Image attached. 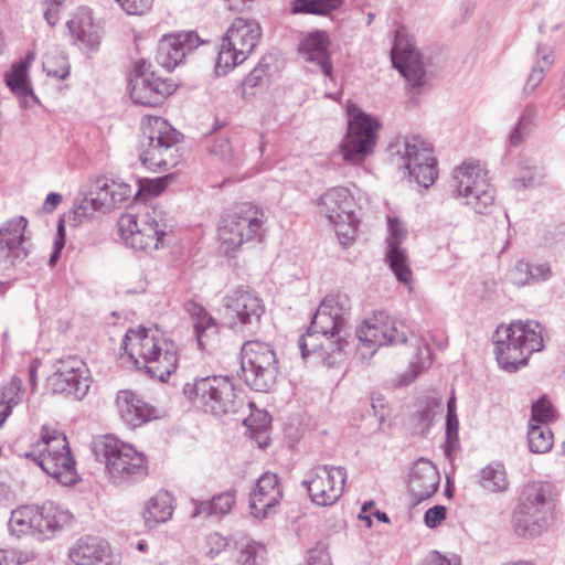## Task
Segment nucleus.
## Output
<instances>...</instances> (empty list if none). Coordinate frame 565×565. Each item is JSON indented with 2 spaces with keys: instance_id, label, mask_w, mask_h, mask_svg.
<instances>
[{
  "instance_id": "nucleus-48",
  "label": "nucleus",
  "mask_w": 565,
  "mask_h": 565,
  "mask_svg": "<svg viewBox=\"0 0 565 565\" xmlns=\"http://www.w3.org/2000/svg\"><path fill=\"white\" fill-rule=\"evenodd\" d=\"M22 381L13 377L8 386L3 387L0 399V426L4 424L12 408L21 401Z\"/></svg>"
},
{
  "instance_id": "nucleus-30",
  "label": "nucleus",
  "mask_w": 565,
  "mask_h": 565,
  "mask_svg": "<svg viewBox=\"0 0 565 565\" xmlns=\"http://www.w3.org/2000/svg\"><path fill=\"white\" fill-rule=\"evenodd\" d=\"M67 29L81 49L97 52L100 45V28L93 22L89 13H82L67 21Z\"/></svg>"
},
{
  "instance_id": "nucleus-56",
  "label": "nucleus",
  "mask_w": 565,
  "mask_h": 565,
  "mask_svg": "<svg viewBox=\"0 0 565 565\" xmlns=\"http://www.w3.org/2000/svg\"><path fill=\"white\" fill-rule=\"evenodd\" d=\"M128 14H143L152 7L153 0H117Z\"/></svg>"
},
{
  "instance_id": "nucleus-63",
  "label": "nucleus",
  "mask_w": 565,
  "mask_h": 565,
  "mask_svg": "<svg viewBox=\"0 0 565 565\" xmlns=\"http://www.w3.org/2000/svg\"><path fill=\"white\" fill-rule=\"evenodd\" d=\"M62 200H63L62 194H60L57 192H50L46 195V199L44 200V202L42 204L41 212H52L60 205Z\"/></svg>"
},
{
  "instance_id": "nucleus-7",
  "label": "nucleus",
  "mask_w": 565,
  "mask_h": 565,
  "mask_svg": "<svg viewBox=\"0 0 565 565\" xmlns=\"http://www.w3.org/2000/svg\"><path fill=\"white\" fill-rule=\"evenodd\" d=\"M138 150L141 163L149 170H168L178 163V143L182 134L162 117L146 116Z\"/></svg>"
},
{
  "instance_id": "nucleus-51",
  "label": "nucleus",
  "mask_w": 565,
  "mask_h": 565,
  "mask_svg": "<svg viewBox=\"0 0 565 565\" xmlns=\"http://www.w3.org/2000/svg\"><path fill=\"white\" fill-rule=\"evenodd\" d=\"M388 235L386 237V249H403L402 244L407 237V228L397 216L387 215Z\"/></svg>"
},
{
  "instance_id": "nucleus-22",
  "label": "nucleus",
  "mask_w": 565,
  "mask_h": 565,
  "mask_svg": "<svg viewBox=\"0 0 565 565\" xmlns=\"http://www.w3.org/2000/svg\"><path fill=\"white\" fill-rule=\"evenodd\" d=\"M408 332V327L403 321L387 319L382 323L365 322L356 334L362 345L375 353L380 347L405 344Z\"/></svg>"
},
{
  "instance_id": "nucleus-50",
  "label": "nucleus",
  "mask_w": 565,
  "mask_h": 565,
  "mask_svg": "<svg viewBox=\"0 0 565 565\" xmlns=\"http://www.w3.org/2000/svg\"><path fill=\"white\" fill-rule=\"evenodd\" d=\"M557 418V412L545 395H542L531 406V418L529 423L546 425Z\"/></svg>"
},
{
  "instance_id": "nucleus-32",
  "label": "nucleus",
  "mask_w": 565,
  "mask_h": 565,
  "mask_svg": "<svg viewBox=\"0 0 565 565\" xmlns=\"http://www.w3.org/2000/svg\"><path fill=\"white\" fill-rule=\"evenodd\" d=\"M236 501V490L230 489L214 495L211 500H192L194 507L192 516H224L227 514Z\"/></svg>"
},
{
  "instance_id": "nucleus-31",
  "label": "nucleus",
  "mask_w": 565,
  "mask_h": 565,
  "mask_svg": "<svg viewBox=\"0 0 565 565\" xmlns=\"http://www.w3.org/2000/svg\"><path fill=\"white\" fill-rule=\"evenodd\" d=\"M278 373V366H265L252 362L249 365H241L239 377L254 391L268 392L276 383Z\"/></svg>"
},
{
  "instance_id": "nucleus-19",
  "label": "nucleus",
  "mask_w": 565,
  "mask_h": 565,
  "mask_svg": "<svg viewBox=\"0 0 565 565\" xmlns=\"http://www.w3.org/2000/svg\"><path fill=\"white\" fill-rule=\"evenodd\" d=\"M28 220L20 214L0 226V270H9L29 254L24 243Z\"/></svg>"
},
{
  "instance_id": "nucleus-6",
  "label": "nucleus",
  "mask_w": 565,
  "mask_h": 565,
  "mask_svg": "<svg viewBox=\"0 0 565 565\" xmlns=\"http://www.w3.org/2000/svg\"><path fill=\"white\" fill-rule=\"evenodd\" d=\"M350 311L349 299L341 295H330L323 298L312 316L307 335L299 338L298 344L302 359H307L311 351L319 347L317 343L309 345L308 339L321 334L331 345V352H343L348 345L350 335L347 320Z\"/></svg>"
},
{
  "instance_id": "nucleus-55",
  "label": "nucleus",
  "mask_w": 565,
  "mask_h": 565,
  "mask_svg": "<svg viewBox=\"0 0 565 565\" xmlns=\"http://www.w3.org/2000/svg\"><path fill=\"white\" fill-rule=\"evenodd\" d=\"M447 516L445 505L437 504L429 508L424 514V523L428 529H436Z\"/></svg>"
},
{
  "instance_id": "nucleus-11",
  "label": "nucleus",
  "mask_w": 565,
  "mask_h": 565,
  "mask_svg": "<svg viewBox=\"0 0 565 565\" xmlns=\"http://www.w3.org/2000/svg\"><path fill=\"white\" fill-rule=\"evenodd\" d=\"M454 198L465 199V204L475 212H482V209L494 203V189L487 180V171L479 162H463L454 171L450 182Z\"/></svg>"
},
{
  "instance_id": "nucleus-5",
  "label": "nucleus",
  "mask_w": 565,
  "mask_h": 565,
  "mask_svg": "<svg viewBox=\"0 0 565 565\" xmlns=\"http://www.w3.org/2000/svg\"><path fill=\"white\" fill-rule=\"evenodd\" d=\"M92 451L97 461L105 465V471L111 483L129 487L148 476V462L143 452L115 436L105 435L95 438Z\"/></svg>"
},
{
  "instance_id": "nucleus-16",
  "label": "nucleus",
  "mask_w": 565,
  "mask_h": 565,
  "mask_svg": "<svg viewBox=\"0 0 565 565\" xmlns=\"http://www.w3.org/2000/svg\"><path fill=\"white\" fill-rule=\"evenodd\" d=\"M224 305L236 318L234 323L241 331L248 334L258 332L265 305L255 291L249 287L238 286L225 296Z\"/></svg>"
},
{
  "instance_id": "nucleus-59",
  "label": "nucleus",
  "mask_w": 565,
  "mask_h": 565,
  "mask_svg": "<svg viewBox=\"0 0 565 565\" xmlns=\"http://www.w3.org/2000/svg\"><path fill=\"white\" fill-rule=\"evenodd\" d=\"M531 271L532 284L547 280L552 276L548 263L532 264Z\"/></svg>"
},
{
  "instance_id": "nucleus-9",
  "label": "nucleus",
  "mask_w": 565,
  "mask_h": 565,
  "mask_svg": "<svg viewBox=\"0 0 565 565\" xmlns=\"http://www.w3.org/2000/svg\"><path fill=\"white\" fill-rule=\"evenodd\" d=\"M392 162L422 186H430L437 175V160L431 157V149L417 136H406L390 146Z\"/></svg>"
},
{
  "instance_id": "nucleus-24",
  "label": "nucleus",
  "mask_w": 565,
  "mask_h": 565,
  "mask_svg": "<svg viewBox=\"0 0 565 565\" xmlns=\"http://www.w3.org/2000/svg\"><path fill=\"white\" fill-rule=\"evenodd\" d=\"M439 483L440 475L433 461L419 458L413 463L407 488L415 505L433 497L437 492Z\"/></svg>"
},
{
  "instance_id": "nucleus-14",
  "label": "nucleus",
  "mask_w": 565,
  "mask_h": 565,
  "mask_svg": "<svg viewBox=\"0 0 565 565\" xmlns=\"http://www.w3.org/2000/svg\"><path fill=\"white\" fill-rule=\"evenodd\" d=\"M90 372L86 363L77 356H67L55 363V371L47 379L53 393L72 395L83 399L90 387Z\"/></svg>"
},
{
  "instance_id": "nucleus-39",
  "label": "nucleus",
  "mask_w": 565,
  "mask_h": 565,
  "mask_svg": "<svg viewBox=\"0 0 565 565\" xmlns=\"http://www.w3.org/2000/svg\"><path fill=\"white\" fill-rule=\"evenodd\" d=\"M344 0H291L292 14H312L327 17L340 9Z\"/></svg>"
},
{
  "instance_id": "nucleus-40",
  "label": "nucleus",
  "mask_w": 565,
  "mask_h": 565,
  "mask_svg": "<svg viewBox=\"0 0 565 565\" xmlns=\"http://www.w3.org/2000/svg\"><path fill=\"white\" fill-rule=\"evenodd\" d=\"M4 83L14 95L21 98L31 97L33 100H38L31 85L29 71L14 63L10 71L4 74Z\"/></svg>"
},
{
  "instance_id": "nucleus-54",
  "label": "nucleus",
  "mask_w": 565,
  "mask_h": 565,
  "mask_svg": "<svg viewBox=\"0 0 565 565\" xmlns=\"http://www.w3.org/2000/svg\"><path fill=\"white\" fill-rule=\"evenodd\" d=\"M459 420L456 415H446V452L459 446Z\"/></svg>"
},
{
  "instance_id": "nucleus-47",
  "label": "nucleus",
  "mask_w": 565,
  "mask_h": 565,
  "mask_svg": "<svg viewBox=\"0 0 565 565\" xmlns=\"http://www.w3.org/2000/svg\"><path fill=\"white\" fill-rule=\"evenodd\" d=\"M276 71L275 57L273 55L263 56L258 64L244 78L243 88L246 94L247 88H255L263 85L266 77H270Z\"/></svg>"
},
{
  "instance_id": "nucleus-35",
  "label": "nucleus",
  "mask_w": 565,
  "mask_h": 565,
  "mask_svg": "<svg viewBox=\"0 0 565 565\" xmlns=\"http://www.w3.org/2000/svg\"><path fill=\"white\" fill-rule=\"evenodd\" d=\"M477 483L486 491L498 493L509 487V480L504 465L500 461H492L476 475Z\"/></svg>"
},
{
  "instance_id": "nucleus-34",
  "label": "nucleus",
  "mask_w": 565,
  "mask_h": 565,
  "mask_svg": "<svg viewBox=\"0 0 565 565\" xmlns=\"http://www.w3.org/2000/svg\"><path fill=\"white\" fill-rule=\"evenodd\" d=\"M516 167V177L509 182V188L512 191L518 193L522 190L536 188L542 183L544 173L532 160L521 157L518 159Z\"/></svg>"
},
{
  "instance_id": "nucleus-36",
  "label": "nucleus",
  "mask_w": 565,
  "mask_h": 565,
  "mask_svg": "<svg viewBox=\"0 0 565 565\" xmlns=\"http://www.w3.org/2000/svg\"><path fill=\"white\" fill-rule=\"evenodd\" d=\"M278 366V360L273 348L260 341H246L241 351V365H249V363Z\"/></svg>"
},
{
  "instance_id": "nucleus-1",
  "label": "nucleus",
  "mask_w": 565,
  "mask_h": 565,
  "mask_svg": "<svg viewBox=\"0 0 565 565\" xmlns=\"http://www.w3.org/2000/svg\"><path fill=\"white\" fill-rule=\"evenodd\" d=\"M174 179L168 173L154 179L139 180V186L132 194L131 185L98 178L88 191H79L74 198L70 212H111L116 209H127L131 201H140L147 196L160 195Z\"/></svg>"
},
{
  "instance_id": "nucleus-15",
  "label": "nucleus",
  "mask_w": 565,
  "mask_h": 565,
  "mask_svg": "<svg viewBox=\"0 0 565 565\" xmlns=\"http://www.w3.org/2000/svg\"><path fill=\"white\" fill-rule=\"evenodd\" d=\"M138 216L139 214H120L118 218V233L126 247L134 250H145L151 244L156 249L164 247V238L171 232L168 225L163 224L162 227L158 220L152 218L147 220L140 227Z\"/></svg>"
},
{
  "instance_id": "nucleus-46",
  "label": "nucleus",
  "mask_w": 565,
  "mask_h": 565,
  "mask_svg": "<svg viewBox=\"0 0 565 565\" xmlns=\"http://www.w3.org/2000/svg\"><path fill=\"white\" fill-rule=\"evenodd\" d=\"M247 56L248 55L241 54V51L238 50H233L232 45H226V41L222 39V44L220 46L215 62L216 75H226L235 66L242 64L247 58Z\"/></svg>"
},
{
  "instance_id": "nucleus-61",
  "label": "nucleus",
  "mask_w": 565,
  "mask_h": 565,
  "mask_svg": "<svg viewBox=\"0 0 565 565\" xmlns=\"http://www.w3.org/2000/svg\"><path fill=\"white\" fill-rule=\"evenodd\" d=\"M536 64L541 65V62L544 63L543 66L548 68L554 63V52L550 46L537 44L536 46Z\"/></svg>"
},
{
  "instance_id": "nucleus-43",
  "label": "nucleus",
  "mask_w": 565,
  "mask_h": 565,
  "mask_svg": "<svg viewBox=\"0 0 565 565\" xmlns=\"http://www.w3.org/2000/svg\"><path fill=\"white\" fill-rule=\"evenodd\" d=\"M553 433L547 425L529 423L527 443L530 451L545 454L553 447Z\"/></svg>"
},
{
  "instance_id": "nucleus-52",
  "label": "nucleus",
  "mask_w": 565,
  "mask_h": 565,
  "mask_svg": "<svg viewBox=\"0 0 565 565\" xmlns=\"http://www.w3.org/2000/svg\"><path fill=\"white\" fill-rule=\"evenodd\" d=\"M431 364V351L427 342L423 345L418 344L414 360L411 362L412 375L405 381V384L411 383L417 377L419 373L428 369Z\"/></svg>"
},
{
  "instance_id": "nucleus-27",
  "label": "nucleus",
  "mask_w": 565,
  "mask_h": 565,
  "mask_svg": "<svg viewBox=\"0 0 565 565\" xmlns=\"http://www.w3.org/2000/svg\"><path fill=\"white\" fill-rule=\"evenodd\" d=\"M116 404L120 418L131 428L140 427L156 417V408L132 391H119Z\"/></svg>"
},
{
  "instance_id": "nucleus-23",
  "label": "nucleus",
  "mask_w": 565,
  "mask_h": 565,
  "mask_svg": "<svg viewBox=\"0 0 565 565\" xmlns=\"http://www.w3.org/2000/svg\"><path fill=\"white\" fill-rule=\"evenodd\" d=\"M282 499V487L276 473L260 476L249 495L250 514L258 520L266 519Z\"/></svg>"
},
{
  "instance_id": "nucleus-25",
  "label": "nucleus",
  "mask_w": 565,
  "mask_h": 565,
  "mask_svg": "<svg viewBox=\"0 0 565 565\" xmlns=\"http://www.w3.org/2000/svg\"><path fill=\"white\" fill-rule=\"evenodd\" d=\"M330 39L327 32H310L299 44V53L308 63L317 65L326 77L332 78L333 65L329 51Z\"/></svg>"
},
{
  "instance_id": "nucleus-10",
  "label": "nucleus",
  "mask_w": 565,
  "mask_h": 565,
  "mask_svg": "<svg viewBox=\"0 0 565 565\" xmlns=\"http://www.w3.org/2000/svg\"><path fill=\"white\" fill-rule=\"evenodd\" d=\"M382 124L356 106L349 107L348 131L340 145L345 162L361 163L373 153Z\"/></svg>"
},
{
  "instance_id": "nucleus-37",
  "label": "nucleus",
  "mask_w": 565,
  "mask_h": 565,
  "mask_svg": "<svg viewBox=\"0 0 565 565\" xmlns=\"http://www.w3.org/2000/svg\"><path fill=\"white\" fill-rule=\"evenodd\" d=\"M321 212H354L353 196L348 188L337 186L326 191L318 200Z\"/></svg>"
},
{
  "instance_id": "nucleus-4",
  "label": "nucleus",
  "mask_w": 565,
  "mask_h": 565,
  "mask_svg": "<svg viewBox=\"0 0 565 565\" xmlns=\"http://www.w3.org/2000/svg\"><path fill=\"white\" fill-rule=\"evenodd\" d=\"M543 331L544 327L534 320H515L508 327H498L493 343L499 365L511 373L525 366L534 352L544 349Z\"/></svg>"
},
{
  "instance_id": "nucleus-8",
  "label": "nucleus",
  "mask_w": 565,
  "mask_h": 565,
  "mask_svg": "<svg viewBox=\"0 0 565 565\" xmlns=\"http://www.w3.org/2000/svg\"><path fill=\"white\" fill-rule=\"evenodd\" d=\"M182 391L191 405L205 414L221 416L236 411L234 383L226 375L196 376Z\"/></svg>"
},
{
  "instance_id": "nucleus-38",
  "label": "nucleus",
  "mask_w": 565,
  "mask_h": 565,
  "mask_svg": "<svg viewBox=\"0 0 565 565\" xmlns=\"http://www.w3.org/2000/svg\"><path fill=\"white\" fill-rule=\"evenodd\" d=\"M385 263L393 271L397 281L412 290L413 271L406 249H386Z\"/></svg>"
},
{
  "instance_id": "nucleus-28",
  "label": "nucleus",
  "mask_w": 565,
  "mask_h": 565,
  "mask_svg": "<svg viewBox=\"0 0 565 565\" xmlns=\"http://www.w3.org/2000/svg\"><path fill=\"white\" fill-rule=\"evenodd\" d=\"M110 557L108 542L90 535L81 537L70 552V558L75 565H108Z\"/></svg>"
},
{
  "instance_id": "nucleus-57",
  "label": "nucleus",
  "mask_w": 565,
  "mask_h": 565,
  "mask_svg": "<svg viewBox=\"0 0 565 565\" xmlns=\"http://www.w3.org/2000/svg\"><path fill=\"white\" fill-rule=\"evenodd\" d=\"M545 70V66L539 64H535L532 67L531 73L529 74L526 83L523 87V93L525 95L532 94L534 89L539 86V84L543 81Z\"/></svg>"
},
{
  "instance_id": "nucleus-42",
  "label": "nucleus",
  "mask_w": 565,
  "mask_h": 565,
  "mask_svg": "<svg viewBox=\"0 0 565 565\" xmlns=\"http://www.w3.org/2000/svg\"><path fill=\"white\" fill-rule=\"evenodd\" d=\"M341 244L347 245L354 241L360 224L355 214H326Z\"/></svg>"
},
{
  "instance_id": "nucleus-60",
  "label": "nucleus",
  "mask_w": 565,
  "mask_h": 565,
  "mask_svg": "<svg viewBox=\"0 0 565 565\" xmlns=\"http://www.w3.org/2000/svg\"><path fill=\"white\" fill-rule=\"evenodd\" d=\"M43 67L49 76L55 78L65 79L70 74V66L65 60L63 61V65L60 67H54L50 60L43 64Z\"/></svg>"
},
{
  "instance_id": "nucleus-64",
  "label": "nucleus",
  "mask_w": 565,
  "mask_h": 565,
  "mask_svg": "<svg viewBox=\"0 0 565 565\" xmlns=\"http://www.w3.org/2000/svg\"><path fill=\"white\" fill-rule=\"evenodd\" d=\"M555 105L558 108H565V70L559 78L558 88L555 94Z\"/></svg>"
},
{
  "instance_id": "nucleus-44",
  "label": "nucleus",
  "mask_w": 565,
  "mask_h": 565,
  "mask_svg": "<svg viewBox=\"0 0 565 565\" xmlns=\"http://www.w3.org/2000/svg\"><path fill=\"white\" fill-rule=\"evenodd\" d=\"M265 553V546L255 541L242 540L236 542L235 559L239 565H262Z\"/></svg>"
},
{
  "instance_id": "nucleus-53",
  "label": "nucleus",
  "mask_w": 565,
  "mask_h": 565,
  "mask_svg": "<svg viewBox=\"0 0 565 565\" xmlns=\"http://www.w3.org/2000/svg\"><path fill=\"white\" fill-rule=\"evenodd\" d=\"M532 263L520 259L515 263L513 269L510 271V279L516 286H524L532 284L531 279Z\"/></svg>"
},
{
  "instance_id": "nucleus-41",
  "label": "nucleus",
  "mask_w": 565,
  "mask_h": 565,
  "mask_svg": "<svg viewBox=\"0 0 565 565\" xmlns=\"http://www.w3.org/2000/svg\"><path fill=\"white\" fill-rule=\"evenodd\" d=\"M11 534L20 537L23 534H36L34 507L25 505L11 512L8 523Z\"/></svg>"
},
{
  "instance_id": "nucleus-20",
  "label": "nucleus",
  "mask_w": 565,
  "mask_h": 565,
  "mask_svg": "<svg viewBox=\"0 0 565 565\" xmlns=\"http://www.w3.org/2000/svg\"><path fill=\"white\" fill-rule=\"evenodd\" d=\"M262 220L245 214H226L218 227V239L227 256L236 252L244 243L253 239L262 227Z\"/></svg>"
},
{
  "instance_id": "nucleus-58",
  "label": "nucleus",
  "mask_w": 565,
  "mask_h": 565,
  "mask_svg": "<svg viewBox=\"0 0 565 565\" xmlns=\"http://www.w3.org/2000/svg\"><path fill=\"white\" fill-rule=\"evenodd\" d=\"M423 565H461V561L457 555L448 557L438 551H431L426 556Z\"/></svg>"
},
{
  "instance_id": "nucleus-29",
  "label": "nucleus",
  "mask_w": 565,
  "mask_h": 565,
  "mask_svg": "<svg viewBox=\"0 0 565 565\" xmlns=\"http://www.w3.org/2000/svg\"><path fill=\"white\" fill-rule=\"evenodd\" d=\"M36 534L46 540L55 535L72 521V514L53 501L34 507Z\"/></svg>"
},
{
  "instance_id": "nucleus-33",
  "label": "nucleus",
  "mask_w": 565,
  "mask_h": 565,
  "mask_svg": "<svg viewBox=\"0 0 565 565\" xmlns=\"http://www.w3.org/2000/svg\"><path fill=\"white\" fill-rule=\"evenodd\" d=\"M173 498L168 491H158L147 503L143 519L151 529L159 523L168 521L173 513Z\"/></svg>"
},
{
  "instance_id": "nucleus-2",
  "label": "nucleus",
  "mask_w": 565,
  "mask_h": 565,
  "mask_svg": "<svg viewBox=\"0 0 565 565\" xmlns=\"http://www.w3.org/2000/svg\"><path fill=\"white\" fill-rule=\"evenodd\" d=\"M129 345H132L129 356L135 365L139 370L143 369L150 377L167 382L177 370V344L158 329L128 330L124 337L122 347L127 351Z\"/></svg>"
},
{
  "instance_id": "nucleus-21",
  "label": "nucleus",
  "mask_w": 565,
  "mask_h": 565,
  "mask_svg": "<svg viewBox=\"0 0 565 565\" xmlns=\"http://www.w3.org/2000/svg\"><path fill=\"white\" fill-rule=\"evenodd\" d=\"M203 43L205 41L201 40L195 31L163 35L158 43L156 61L171 72L184 60L186 54Z\"/></svg>"
},
{
  "instance_id": "nucleus-12",
  "label": "nucleus",
  "mask_w": 565,
  "mask_h": 565,
  "mask_svg": "<svg viewBox=\"0 0 565 565\" xmlns=\"http://www.w3.org/2000/svg\"><path fill=\"white\" fill-rule=\"evenodd\" d=\"M40 445L45 446L44 455L39 457L41 469L63 486L75 484L79 477L66 436L57 430L43 427Z\"/></svg>"
},
{
  "instance_id": "nucleus-49",
  "label": "nucleus",
  "mask_w": 565,
  "mask_h": 565,
  "mask_svg": "<svg viewBox=\"0 0 565 565\" xmlns=\"http://www.w3.org/2000/svg\"><path fill=\"white\" fill-rule=\"evenodd\" d=\"M443 412L441 401L438 398H428L425 406L416 414L417 426L422 435H426L434 424L437 414Z\"/></svg>"
},
{
  "instance_id": "nucleus-17",
  "label": "nucleus",
  "mask_w": 565,
  "mask_h": 565,
  "mask_svg": "<svg viewBox=\"0 0 565 565\" xmlns=\"http://www.w3.org/2000/svg\"><path fill=\"white\" fill-rule=\"evenodd\" d=\"M391 58L393 67L404 76L413 89L425 84L426 71L422 54L416 50L404 26L395 31Z\"/></svg>"
},
{
  "instance_id": "nucleus-13",
  "label": "nucleus",
  "mask_w": 565,
  "mask_h": 565,
  "mask_svg": "<svg viewBox=\"0 0 565 565\" xmlns=\"http://www.w3.org/2000/svg\"><path fill=\"white\" fill-rule=\"evenodd\" d=\"M129 87L132 102L148 107L161 105L175 90V85L157 76L146 60L135 62Z\"/></svg>"
},
{
  "instance_id": "nucleus-62",
  "label": "nucleus",
  "mask_w": 565,
  "mask_h": 565,
  "mask_svg": "<svg viewBox=\"0 0 565 565\" xmlns=\"http://www.w3.org/2000/svg\"><path fill=\"white\" fill-rule=\"evenodd\" d=\"M210 152L214 156H218L221 159L225 160L230 157L231 153V143L227 138H222L210 148Z\"/></svg>"
},
{
  "instance_id": "nucleus-3",
  "label": "nucleus",
  "mask_w": 565,
  "mask_h": 565,
  "mask_svg": "<svg viewBox=\"0 0 565 565\" xmlns=\"http://www.w3.org/2000/svg\"><path fill=\"white\" fill-rule=\"evenodd\" d=\"M557 497V488L551 482L527 484L514 509L515 533L524 539L546 533L556 520Z\"/></svg>"
},
{
  "instance_id": "nucleus-26",
  "label": "nucleus",
  "mask_w": 565,
  "mask_h": 565,
  "mask_svg": "<svg viewBox=\"0 0 565 565\" xmlns=\"http://www.w3.org/2000/svg\"><path fill=\"white\" fill-rule=\"evenodd\" d=\"M262 36L260 24L255 19L237 17L233 20L223 39L226 45L233 50L241 51V54L248 55L256 47Z\"/></svg>"
},
{
  "instance_id": "nucleus-18",
  "label": "nucleus",
  "mask_w": 565,
  "mask_h": 565,
  "mask_svg": "<svg viewBox=\"0 0 565 565\" xmlns=\"http://www.w3.org/2000/svg\"><path fill=\"white\" fill-rule=\"evenodd\" d=\"M345 481V468L323 465L312 469L310 479L303 480L301 484L308 490L313 503L327 507L342 495Z\"/></svg>"
},
{
  "instance_id": "nucleus-45",
  "label": "nucleus",
  "mask_w": 565,
  "mask_h": 565,
  "mask_svg": "<svg viewBox=\"0 0 565 565\" xmlns=\"http://www.w3.org/2000/svg\"><path fill=\"white\" fill-rule=\"evenodd\" d=\"M199 348L207 351L217 340L218 324L212 316H205L193 324Z\"/></svg>"
}]
</instances>
